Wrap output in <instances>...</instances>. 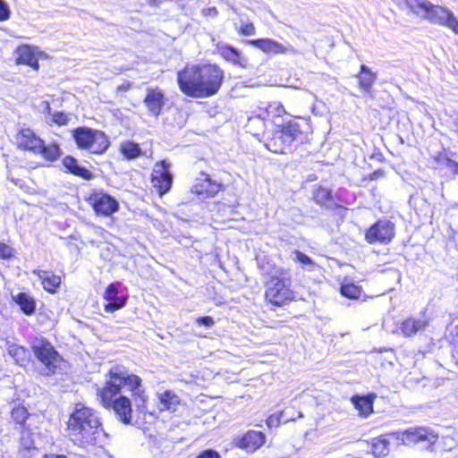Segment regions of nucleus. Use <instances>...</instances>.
<instances>
[{
  "label": "nucleus",
  "mask_w": 458,
  "mask_h": 458,
  "mask_svg": "<svg viewBox=\"0 0 458 458\" xmlns=\"http://www.w3.org/2000/svg\"><path fill=\"white\" fill-rule=\"evenodd\" d=\"M141 378L131 374L124 368L114 367L109 371V378L100 391L101 402L105 407H112L118 419L124 424H131L132 420V409L131 399L119 395L122 387L130 392L136 409L146 412L148 396L142 386Z\"/></svg>",
  "instance_id": "1"
},
{
  "label": "nucleus",
  "mask_w": 458,
  "mask_h": 458,
  "mask_svg": "<svg viewBox=\"0 0 458 458\" xmlns=\"http://www.w3.org/2000/svg\"><path fill=\"white\" fill-rule=\"evenodd\" d=\"M67 434L72 442L81 447L103 445L108 437L101 428L98 414L91 408L78 403L67 422Z\"/></svg>",
  "instance_id": "2"
},
{
  "label": "nucleus",
  "mask_w": 458,
  "mask_h": 458,
  "mask_svg": "<svg viewBox=\"0 0 458 458\" xmlns=\"http://www.w3.org/2000/svg\"><path fill=\"white\" fill-rule=\"evenodd\" d=\"M223 71L215 64L186 66L177 74L180 89L187 96L208 98L220 89Z\"/></svg>",
  "instance_id": "3"
},
{
  "label": "nucleus",
  "mask_w": 458,
  "mask_h": 458,
  "mask_svg": "<svg viewBox=\"0 0 458 458\" xmlns=\"http://www.w3.org/2000/svg\"><path fill=\"white\" fill-rule=\"evenodd\" d=\"M409 13L430 23L445 26L458 34V19L448 8L429 0H403Z\"/></svg>",
  "instance_id": "4"
},
{
  "label": "nucleus",
  "mask_w": 458,
  "mask_h": 458,
  "mask_svg": "<svg viewBox=\"0 0 458 458\" xmlns=\"http://www.w3.org/2000/svg\"><path fill=\"white\" fill-rule=\"evenodd\" d=\"M266 285V298L276 306L284 305L293 299L291 276L289 272L284 268L274 267Z\"/></svg>",
  "instance_id": "5"
},
{
  "label": "nucleus",
  "mask_w": 458,
  "mask_h": 458,
  "mask_svg": "<svg viewBox=\"0 0 458 458\" xmlns=\"http://www.w3.org/2000/svg\"><path fill=\"white\" fill-rule=\"evenodd\" d=\"M72 135L80 148L88 149L91 153L101 154L109 146L106 136L101 131L81 127L74 130Z\"/></svg>",
  "instance_id": "6"
},
{
  "label": "nucleus",
  "mask_w": 458,
  "mask_h": 458,
  "mask_svg": "<svg viewBox=\"0 0 458 458\" xmlns=\"http://www.w3.org/2000/svg\"><path fill=\"white\" fill-rule=\"evenodd\" d=\"M152 187L157 190L160 196L167 193L173 184V175L169 170V165L162 160L157 162L151 174Z\"/></svg>",
  "instance_id": "7"
},
{
  "label": "nucleus",
  "mask_w": 458,
  "mask_h": 458,
  "mask_svg": "<svg viewBox=\"0 0 458 458\" xmlns=\"http://www.w3.org/2000/svg\"><path fill=\"white\" fill-rule=\"evenodd\" d=\"M309 127V123L306 120L301 122L290 121L276 132V139H279L282 142L290 146L295 140L302 141L305 138L303 134Z\"/></svg>",
  "instance_id": "8"
},
{
  "label": "nucleus",
  "mask_w": 458,
  "mask_h": 458,
  "mask_svg": "<svg viewBox=\"0 0 458 458\" xmlns=\"http://www.w3.org/2000/svg\"><path fill=\"white\" fill-rule=\"evenodd\" d=\"M396 438L404 445L427 441L433 445L437 440V435L426 428H411L404 431L395 433Z\"/></svg>",
  "instance_id": "9"
},
{
  "label": "nucleus",
  "mask_w": 458,
  "mask_h": 458,
  "mask_svg": "<svg viewBox=\"0 0 458 458\" xmlns=\"http://www.w3.org/2000/svg\"><path fill=\"white\" fill-rule=\"evenodd\" d=\"M394 236V225L389 220H380L373 225L366 233V239L373 243L380 242L388 243Z\"/></svg>",
  "instance_id": "10"
},
{
  "label": "nucleus",
  "mask_w": 458,
  "mask_h": 458,
  "mask_svg": "<svg viewBox=\"0 0 458 458\" xmlns=\"http://www.w3.org/2000/svg\"><path fill=\"white\" fill-rule=\"evenodd\" d=\"M15 55L16 63L18 64L28 65L35 71L39 69V58L46 57L45 53L42 52L39 47L30 45L18 47L15 50Z\"/></svg>",
  "instance_id": "11"
},
{
  "label": "nucleus",
  "mask_w": 458,
  "mask_h": 458,
  "mask_svg": "<svg viewBox=\"0 0 458 458\" xmlns=\"http://www.w3.org/2000/svg\"><path fill=\"white\" fill-rule=\"evenodd\" d=\"M34 353L37 358L49 369L53 370L59 366L62 361L60 355L55 351L53 346L44 341L38 342L34 345Z\"/></svg>",
  "instance_id": "12"
},
{
  "label": "nucleus",
  "mask_w": 458,
  "mask_h": 458,
  "mask_svg": "<svg viewBox=\"0 0 458 458\" xmlns=\"http://www.w3.org/2000/svg\"><path fill=\"white\" fill-rule=\"evenodd\" d=\"M248 43L260 49L265 54L268 55H296L298 53V51L291 44H282L270 38L253 39L249 40Z\"/></svg>",
  "instance_id": "13"
},
{
  "label": "nucleus",
  "mask_w": 458,
  "mask_h": 458,
  "mask_svg": "<svg viewBox=\"0 0 458 458\" xmlns=\"http://www.w3.org/2000/svg\"><path fill=\"white\" fill-rule=\"evenodd\" d=\"M91 205L98 215L110 216L119 208L118 201L108 194L99 192L90 197Z\"/></svg>",
  "instance_id": "14"
},
{
  "label": "nucleus",
  "mask_w": 458,
  "mask_h": 458,
  "mask_svg": "<svg viewBox=\"0 0 458 458\" xmlns=\"http://www.w3.org/2000/svg\"><path fill=\"white\" fill-rule=\"evenodd\" d=\"M122 285L121 283L110 284L104 293V298L108 301L104 307L106 312H114L125 305L127 296L120 294L119 287Z\"/></svg>",
  "instance_id": "15"
},
{
  "label": "nucleus",
  "mask_w": 458,
  "mask_h": 458,
  "mask_svg": "<svg viewBox=\"0 0 458 458\" xmlns=\"http://www.w3.org/2000/svg\"><path fill=\"white\" fill-rule=\"evenodd\" d=\"M16 143L21 149L29 150L34 154L41 150L42 140L30 128H23L17 133Z\"/></svg>",
  "instance_id": "16"
},
{
  "label": "nucleus",
  "mask_w": 458,
  "mask_h": 458,
  "mask_svg": "<svg viewBox=\"0 0 458 458\" xmlns=\"http://www.w3.org/2000/svg\"><path fill=\"white\" fill-rule=\"evenodd\" d=\"M266 441V436L261 431L249 430L242 437L235 440L236 445L249 453L260 448Z\"/></svg>",
  "instance_id": "17"
},
{
  "label": "nucleus",
  "mask_w": 458,
  "mask_h": 458,
  "mask_svg": "<svg viewBox=\"0 0 458 458\" xmlns=\"http://www.w3.org/2000/svg\"><path fill=\"white\" fill-rule=\"evenodd\" d=\"M32 274L38 276L44 290L50 293H55L60 287L62 279L59 276L54 274L52 271L34 269Z\"/></svg>",
  "instance_id": "18"
},
{
  "label": "nucleus",
  "mask_w": 458,
  "mask_h": 458,
  "mask_svg": "<svg viewBox=\"0 0 458 458\" xmlns=\"http://www.w3.org/2000/svg\"><path fill=\"white\" fill-rule=\"evenodd\" d=\"M220 190V184L213 182L207 175L198 179V182L193 185L191 191L203 198L215 196Z\"/></svg>",
  "instance_id": "19"
},
{
  "label": "nucleus",
  "mask_w": 458,
  "mask_h": 458,
  "mask_svg": "<svg viewBox=\"0 0 458 458\" xmlns=\"http://www.w3.org/2000/svg\"><path fill=\"white\" fill-rule=\"evenodd\" d=\"M11 297L25 315L30 316L35 313L37 309V302L34 296L30 293H12Z\"/></svg>",
  "instance_id": "20"
},
{
  "label": "nucleus",
  "mask_w": 458,
  "mask_h": 458,
  "mask_svg": "<svg viewBox=\"0 0 458 458\" xmlns=\"http://www.w3.org/2000/svg\"><path fill=\"white\" fill-rule=\"evenodd\" d=\"M218 54L226 61L240 67H246L248 64L247 59L236 48L226 44H219L217 46Z\"/></svg>",
  "instance_id": "21"
},
{
  "label": "nucleus",
  "mask_w": 458,
  "mask_h": 458,
  "mask_svg": "<svg viewBox=\"0 0 458 458\" xmlns=\"http://www.w3.org/2000/svg\"><path fill=\"white\" fill-rule=\"evenodd\" d=\"M144 101L149 112L157 116L164 106V94L158 89H148Z\"/></svg>",
  "instance_id": "22"
},
{
  "label": "nucleus",
  "mask_w": 458,
  "mask_h": 458,
  "mask_svg": "<svg viewBox=\"0 0 458 458\" xmlns=\"http://www.w3.org/2000/svg\"><path fill=\"white\" fill-rule=\"evenodd\" d=\"M428 326V319L422 316L419 318H410L402 322L399 329L404 336H411Z\"/></svg>",
  "instance_id": "23"
},
{
  "label": "nucleus",
  "mask_w": 458,
  "mask_h": 458,
  "mask_svg": "<svg viewBox=\"0 0 458 458\" xmlns=\"http://www.w3.org/2000/svg\"><path fill=\"white\" fill-rule=\"evenodd\" d=\"M159 400V410L176 411L180 403L179 397L170 390H166L164 393L158 394Z\"/></svg>",
  "instance_id": "24"
},
{
  "label": "nucleus",
  "mask_w": 458,
  "mask_h": 458,
  "mask_svg": "<svg viewBox=\"0 0 458 458\" xmlns=\"http://www.w3.org/2000/svg\"><path fill=\"white\" fill-rule=\"evenodd\" d=\"M360 88L369 93L377 80V73L373 72L369 67L365 64L360 65V72L357 76Z\"/></svg>",
  "instance_id": "25"
},
{
  "label": "nucleus",
  "mask_w": 458,
  "mask_h": 458,
  "mask_svg": "<svg viewBox=\"0 0 458 458\" xmlns=\"http://www.w3.org/2000/svg\"><path fill=\"white\" fill-rule=\"evenodd\" d=\"M355 408L359 411L361 416L367 417L373 411V397L368 396H356L352 399Z\"/></svg>",
  "instance_id": "26"
},
{
  "label": "nucleus",
  "mask_w": 458,
  "mask_h": 458,
  "mask_svg": "<svg viewBox=\"0 0 458 458\" xmlns=\"http://www.w3.org/2000/svg\"><path fill=\"white\" fill-rule=\"evenodd\" d=\"M63 164L73 174L86 179L89 178L91 175V173L86 168L80 166L78 161L72 157H66Z\"/></svg>",
  "instance_id": "27"
},
{
  "label": "nucleus",
  "mask_w": 458,
  "mask_h": 458,
  "mask_svg": "<svg viewBox=\"0 0 458 458\" xmlns=\"http://www.w3.org/2000/svg\"><path fill=\"white\" fill-rule=\"evenodd\" d=\"M8 354L21 366L24 365L30 356L29 352L25 348L14 344L8 346Z\"/></svg>",
  "instance_id": "28"
},
{
  "label": "nucleus",
  "mask_w": 458,
  "mask_h": 458,
  "mask_svg": "<svg viewBox=\"0 0 458 458\" xmlns=\"http://www.w3.org/2000/svg\"><path fill=\"white\" fill-rule=\"evenodd\" d=\"M389 451V442L385 437L373 438L371 441V453L376 457L385 456Z\"/></svg>",
  "instance_id": "29"
},
{
  "label": "nucleus",
  "mask_w": 458,
  "mask_h": 458,
  "mask_svg": "<svg viewBox=\"0 0 458 458\" xmlns=\"http://www.w3.org/2000/svg\"><path fill=\"white\" fill-rule=\"evenodd\" d=\"M40 148L41 150H39L37 155H42L47 160H55L60 156V148L56 144H49L45 146L44 142L42 141Z\"/></svg>",
  "instance_id": "30"
},
{
  "label": "nucleus",
  "mask_w": 458,
  "mask_h": 458,
  "mask_svg": "<svg viewBox=\"0 0 458 458\" xmlns=\"http://www.w3.org/2000/svg\"><path fill=\"white\" fill-rule=\"evenodd\" d=\"M121 151L129 159L136 158L141 155V149L138 144L127 141L121 145Z\"/></svg>",
  "instance_id": "31"
},
{
  "label": "nucleus",
  "mask_w": 458,
  "mask_h": 458,
  "mask_svg": "<svg viewBox=\"0 0 458 458\" xmlns=\"http://www.w3.org/2000/svg\"><path fill=\"white\" fill-rule=\"evenodd\" d=\"M313 198L320 205L329 206L332 203L331 191L327 188H318L313 193Z\"/></svg>",
  "instance_id": "32"
},
{
  "label": "nucleus",
  "mask_w": 458,
  "mask_h": 458,
  "mask_svg": "<svg viewBox=\"0 0 458 458\" xmlns=\"http://www.w3.org/2000/svg\"><path fill=\"white\" fill-rule=\"evenodd\" d=\"M341 293L349 299H358L361 294V288L353 283H344L341 286Z\"/></svg>",
  "instance_id": "33"
},
{
  "label": "nucleus",
  "mask_w": 458,
  "mask_h": 458,
  "mask_svg": "<svg viewBox=\"0 0 458 458\" xmlns=\"http://www.w3.org/2000/svg\"><path fill=\"white\" fill-rule=\"evenodd\" d=\"M288 146V144L282 142L279 139H276V133L266 143L267 149L275 153H284Z\"/></svg>",
  "instance_id": "34"
},
{
  "label": "nucleus",
  "mask_w": 458,
  "mask_h": 458,
  "mask_svg": "<svg viewBox=\"0 0 458 458\" xmlns=\"http://www.w3.org/2000/svg\"><path fill=\"white\" fill-rule=\"evenodd\" d=\"M294 255V260L301 263L306 269L310 271L314 268L315 263L309 256L299 250H295Z\"/></svg>",
  "instance_id": "35"
},
{
  "label": "nucleus",
  "mask_w": 458,
  "mask_h": 458,
  "mask_svg": "<svg viewBox=\"0 0 458 458\" xmlns=\"http://www.w3.org/2000/svg\"><path fill=\"white\" fill-rule=\"evenodd\" d=\"M267 108L268 114L273 117H281L285 114L284 106L278 101L270 102Z\"/></svg>",
  "instance_id": "36"
},
{
  "label": "nucleus",
  "mask_w": 458,
  "mask_h": 458,
  "mask_svg": "<svg viewBox=\"0 0 458 458\" xmlns=\"http://www.w3.org/2000/svg\"><path fill=\"white\" fill-rule=\"evenodd\" d=\"M282 420H284V421H288V420H293V419L286 418L284 416V412L280 411L278 413L270 415L267 419V425L268 428H277L280 425Z\"/></svg>",
  "instance_id": "37"
},
{
  "label": "nucleus",
  "mask_w": 458,
  "mask_h": 458,
  "mask_svg": "<svg viewBox=\"0 0 458 458\" xmlns=\"http://www.w3.org/2000/svg\"><path fill=\"white\" fill-rule=\"evenodd\" d=\"M29 413L23 406H17L12 411L13 419L19 424H23L27 420Z\"/></svg>",
  "instance_id": "38"
},
{
  "label": "nucleus",
  "mask_w": 458,
  "mask_h": 458,
  "mask_svg": "<svg viewBox=\"0 0 458 458\" xmlns=\"http://www.w3.org/2000/svg\"><path fill=\"white\" fill-rule=\"evenodd\" d=\"M270 116L267 112V108L265 110L259 109L257 113L256 116L250 117L248 120V126L250 128L253 123H259L262 126H264V121Z\"/></svg>",
  "instance_id": "39"
},
{
  "label": "nucleus",
  "mask_w": 458,
  "mask_h": 458,
  "mask_svg": "<svg viewBox=\"0 0 458 458\" xmlns=\"http://www.w3.org/2000/svg\"><path fill=\"white\" fill-rule=\"evenodd\" d=\"M239 32L245 36H251L255 34L256 29L252 22L242 20Z\"/></svg>",
  "instance_id": "40"
},
{
  "label": "nucleus",
  "mask_w": 458,
  "mask_h": 458,
  "mask_svg": "<svg viewBox=\"0 0 458 458\" xmlns=\"http://www.w3.org/2000/svg\"><path fill=\"white\" fill-rule=\"evenodd\" d=\"M21 444L25 449H30L34 447V440L29 430L23 428L21 437Z\"/></svg>",
  "instance_id": "41"
},
{
  "label": "nucleus",
  "mask_w": 458,
  "mask_h": 458,
  "mask_svg": "<svg viewBox=\"0 0 458 458\" xmlns=\"http://www.w3.org/2000/svg\"><path fill=\"white\" fill-rule=\"evenodd\" d=\"M71 119V115L62 112H56L52 114V121L58 125H65Z\"/></svg>",
  "instance_id": "42"
},
{
  "label": "nucleus",
  "mask_w": 458,
  "mask_h": 458,
  "mask_svg": "<svg viewBox=\"0 0 458 458\" xmlns=\"http://www.w3.org/2000/svg\"><path fill=\"white\" fill-rule=\"evenodd\" d=\"M11 10L8 4L4 0H0V21L9 20Z\"/></svg>",
  "instance_id": "43"
},
{
  "label": "nucleus",
  "mask_w": 458,
  "mask_h": 458,
  "mask_svg": "<svg viewBox=\"0 0 458 458\" xmlns=\"http://www.w3.org/2000/svg\"><path fill=\"white\" fill-rule=\"evenodd\" d=\"M14 250L13 249L5 244V243H0V258L7 259L13 256Z\"/></svg>",
  "instance_id": "44"
},
{
  "label": "nucleus",
  "mask_w": 458,
  "mask_h": 458,
  "mask_svg": "<svg viewBox=\"0 0 458 458\" xmlns=\"http://www.w3.org/2000/svg\"><path fill=\"white\" fill-rule=\"evenodd\" d=\"M197 458H220V454L214 450L208 449L199 454Z\"/></svg>",
  "instance_id": "45"
},
{
  "label": "nucleus",
  "mask_w": 458,
  "mask_h": 458,
  "mask_svg": "<svg viewBox=\"0 0 458 458\" xmlns=\"http://www.w3.org/2000/svg\"><path fill=\"white\" fill-rule=\"evenodd\" d=\"M197 323L199 325H203L207 327H210L214 325V319H213V318L208 317V316L201 317V318H197Z\"/></svg>",
  "instance_id": "46"
},
{
  "label": "nucleus",
  "mask_w": 458,
  "mask_h": 458,
  "mask_svg": "<svg viewBox=\"0 0 458 458\" xmlns=\"http://www.w3.org/2000/svg\"><path fill=\"white\" fill-rule=\"evenodd\" d=\"M43 458H67V457L64 454H46Z\"/></svg>",
  "instance_id": "47"
},
{
  "label": "nucleus",
  "mask_w": 458,
  "mask_h": 458,
  "mask_svg": "<svg viewBox=\"0 0 458 458\" xmlns=\"http://www.w3.org/2000/svg\"><path fill=\"white\" fill-rule=\"evenodd\" d=\"M217 13V11L215 7H212V8H208L207 11H206V14L207 15H212V16H215L216 15Z\"/></svg>",
  "instance_id": "48"
},
{
  "label": "nucleus",
  "mask_w": 458,
  "mask_h": 458,
  "mask_svg": "<svg viewBox=\"0 0 458 458\" xmlns=\"http://www.w3.org/2000/svg\"><path fill=\"white\" fill-rule=\"evenodd\" d=\"M149 4H154V5H157V0H148Z\"/></svg>",
  "instance_id": "49"
}]
</instances>
